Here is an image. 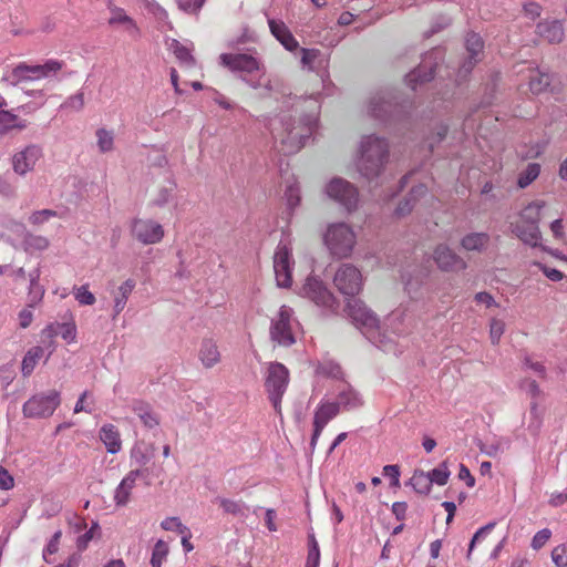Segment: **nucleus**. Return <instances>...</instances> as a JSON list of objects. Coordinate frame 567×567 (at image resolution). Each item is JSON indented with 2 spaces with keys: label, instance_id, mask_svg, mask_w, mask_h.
Instances as JSON below:
<instances>
[{
  "label": "nucleus",
  "instance_id": "41",
  "mask_svg": "<svg viewBox=\"0 0 567 567\" xmlns=\"http://www.w3.org/2000/svg\"><path fill=\"white\" fill-rule=\"evenodd\" d=\"M413 272H415V277L412 276V271H406L402 278L404 280L405 290L410 296L414 293L419 287L424 282L426 277L429 276L427 269H413Z\"/></svg>",
  "mask_w": 567,
  "mask_h": 567
},
{
  "label": "nucleus",
  "instance_id": "37",
  "mask_svg": "<svg viewBox=\"0 0 567 567\" xmlns=\"http://www.w3.org/2000/svg\"><path fill=\"white\" fill-rule=\"evenodd\" d=\"M171 524H175L178 527V534L182 535V546L186 553H189L194 549L193 544L190 543L192 533L189 528L184 525L178 517H167L161 523V527L163 529L172 528Z\"/></svg>",
  "mask_w": 567,
  "mask_h": 567
},
{
  "label": "nucleus",
  "instance_id": "55",
  "mask_svg": "<svg viewBox=\"0 0 567 567\" xmlns=\"http://www.w3.org/2000/svg\"><path fill=\"white\" fill-rule=\"evenodd\" d=\"M553 561L557 567H567V545H559L551 551Z\"/></svg>",
  "mask_w": 567,
  "mask_h": 567
},
{
  "label": "nucleus",
  "instance_id": "10",
  "mask_svg": "<svg viewBox=\"0 0 567 567\" xmlns=\"http://www.w3.org/2000/svg\"><path fill=\"white\" fill-rule=\"evenodd\" d=\"M293 266L292 248L288 243L281 240L274 254V271L279 287L289 288L291 286Z\"/></svg>",
  "mask_w": 567,
  "mask_h": 567
},
{
  "label": "nucleus",
  "instance_id": "64",
  "mask_svg": "<svg viewBox=\"0 0 567 567\" xmlns=\"http://www.w3.org/2000/svg\"><path fill=\"white\" fill-rule=\"evenodd\" d=\"M64 106L71 107L75 111H80L84 106V95L82 92L76 93L73 96H70L68 101L64 103Z\"/></svg>",
  "mask_w": 567,
  "mask_h": 567
},
{
  "label": "nucleus",
  "instance_id": "6",
  "mask_svg": "<svg viewBox=\"0 0 567 567\" xmlns=\"http://www.w3.org/2000/svg\"><path fill=\"white\" fill-rule=\"evenodd\" d=\"M289 384V371L279 362L268 364L265 374V389L276 413L281 415V400Z\"/></svg>",
  "mask_w": 567,
  "mask_h": 567
},
{
  "label": "nucleus",
  "instance_id": "56",
  "mask_svg": "<svg viewBox=\"0 0 567 567\" xmlns=\"http://www.w3.org/2000/svg\"><path fill=\"white\" fill-rule=\"evenodd\" d=\"M178 8L187 13H196L203 7L204 0H177Z\"/></svg>",
  "mask_w": 567,
  "mask_h": 567
},
{
  "label": "nucleus",
  "instance_id": "50",
  "mask_svg": "<svg viewBox=\"0 0 567 567\" xmlns=\"http://www.w3.org/2000/svg\"><path fill=\"white\" fill-rule=\"evenodd\" d=\"M319 564H320L319 545H318L315 536L311 535L306 567H319Z\"/></svg>",
  "mask_w": 567,
  "mask_h": 567
},
{
  "label": "nucleus",
  "instance_id": "18",
  "mask_svg": "<svg viewBox=\"0 0 567 567\" xmlns=\"http://www.w3.org/2000/svg\"><path fill=\"white\" fill-rule=\"evenodd\" d=\"M56 336H61L65 341L74 342L76 338V326L74 322H63V323H50L47 326L42 332L41 338L42 342L47 343L48 355L47 359L54 351V338Z\"/></svg>",
  "mask_w": 567,
  "mask_h": 567
},
{
  "label": "nucleus",
  "instance_id": "14",
  "mask_svg": "<svg viewBox=\"0 0 567 567\" xmlns=\"http://www.w3.org/2000/svg\"><path fill=\"white\" fill-rule=\"evenodd\" d=\"M132 236L143 245H154L164 237L163 226L153 219L135 218L131 223Z\"/></svg>",
  "mask_w": 567,
  "mask_h": 567
},
{
  "label": "nucleus",
  "instance_id": "29",
  "mask_svg": "<svg viewBox=\"0 0 567 567\" xmlns=\"http://www.w3.org/2000/svg\"><path fill=\"white\" fill-rule=\"evenodd\" d=\"M513 233L526 245L537 247L540 243L542 235L538 225L533 224H515Z\"/></svg>",
  "mask_w": 567,
  "mask_h": 567
},
{
  "label": "nucleus",
  "instance_id": "5",
  "mask_svg": "<svg viewBox=\"0 0 567 567\" xmlns=\"http://www.w3.org/2000/svg\"><path fill=\"white\" fill-rule=\"evenodd\" d=\"M323 241L333 257L347 258L353 251L357 244V236L350 225L346 223H333L327 227Z\"/></svg>",
  "mask_w": 567,
  "mask_h": 567
},
{
  "label": "nucleus",
  "instance_id": "49",
  "mask_svg": "<svg viewBox=\"0 0 567 567\" xmlns=\"http://www.w3.org/2000/svg\"><path fill=\"white\" fill-rule=\"evenodd\" d=\"M73 292L76 301L82 306H92L95 302V296L89 290L87 285L74 287Z\"/></svg>",
  "mask_w": 567,
  "mask_h": 567
},
{
  "label": "nucleus",
  "instance_id": "21",
  "mask_svg": "<svg viewBox=\"0 0 567 567\" xmlns=\"http://www.w3.org/2000/svg\"><path fill=\"white\" fill-rule=\"evenodd\" d=\"M42 156L40 146L31 144L16 153L12 158L13 171L19 175H25L33 171L37 162Z\"/></svg>",
  "mask_w": 567,
  "mask_h": 567
},
{
  "label": "nucleus",
  "instance_id": "47",
  "mask_svg": "<svg viewBox=\"0 0 567 567\" xmlns=\"http://www.w3.org/2000/svg\"><path fill=\"white\" fill-rule=\"evenodd\" d=\"M97 147L100 152L106 153L113 150L114 134L105 128H99L96 131Z\"/></svg>",
  "mask_w": 567,
  "mask_h": 567
},
{
  "label": "nucleus",
  "instance_id": "19",
  "mask_svg": "<svg viewBox=\"0 0 567 567\" xmlns=\"http://www.w3.org/2000/svg\"><path fill=\"white\" fill-rule=\"evenodd\" d=\"M339 405L333 402H320L315 411L313 433L310 440V449L313 451L324 426L339 414Z\"/></svg>",
  "mask_w": 567,
  "mask_h": 567
},
{
  "label": "nucleus",
  "instance_id": "17",
  "mask_svg": "<svg viewBox=\"0 0 567 567\" xmlns=\"http://www.w3.org/2000/svg\"><path fill=\"white\" fill-rule=\"evenodd\" d=\"M394 100L395 97L391 92L375 93L369 100V114L377 120L385 121L399 112V104Z\"/></svg>",
  "mask_w": 567,
  "mask_h": 567
},
{
  "label": "nucleus",
  "instance_id": "25",
  "mask_svg": "<svg viewBox=\"0 0 567 567\" xmlns=\"http://www.w3.org/2000/svg\"><path fill=\"white\" fill-rule=\"evenodd\" d=\"M466 50L470 54V58L467 61L463 63V65L460 68V74H467L472 71L475 63L478 61V54L481 53L483 49V40L477 33H468L466 37Z\"/></svg>",
  "mask_w": 567,
  "mask_h": 567
},
{
  "label": "nucleus",
  "instance_id": "12",
  "mask_svg": "<svg viewBox=\"0 0 567 567\" xmlns=\"http://www.w3.org/2000/svg\"><path fill=\"white\" fill-rule=\"evenodd\" d=\"M300 293L317 306L331 310L337 306V299L333 293L316 277L309 276L306 279Z\"/></svg>",
  "mask_w": 567,
  "mask_h": 567
},
{
  "label": "nucleus",
  "instance_id": "45",
  "mask_svg": "<svg viewBox=\"0 0 567 567\" xmlns=\"http://www.w3.org/2000/svg\"><path fill=\"white\" fill-rule=\"evenodd\" d=\"M427 475L431 478V484L444 486L447 483L451 475L447 461H443L442 463H440L437 467L427 472Z\"/></svg>",
  "mask_w": 567,
  "mask_h": 567
},
{
  "label": "nucleus",
  "instance_id": "2",
  "mask_svg": "<svg viewBox=\"0 0 567 567\" xmlns=\"http://www.w3.org/2000/svg\"><path fill=\"white\" fill-rule=\"evenodd\" d=\"M389 159V143L374 134L361 138L357 169L368 181L381 175Z\"/></svg>",
  "mask_w": 567,
  "mask_h": 567
},
{
  "label": "nucleus",
  "instance_id": "30",
  "mask_svg": "<svg viewBox=\"0 0 567 567\" xmlns=\"http://www.w3.org/2000/svg\"><path fill=\"white\" fill-rule=\"evenodd\" d=\"M100 439L104 443L106 450L111 454L120 452L122 441L120 432L113 424H104L100 430Z\"/></svg>",
  "mask_w": 567,
  "mask_h": 567
},
{
  "label": "nucleus",
  "instance_id": "57",
  "mask_svg": "<svg viewBox=\"0 0 567 567\" xmlns=\"http://www.w3.org/2000/svg\"><path fill=\"white\" fill-rule=\"evenodd\" d=\"M520 389L524 390L532 399H536L542 394L538 384L534 380H523L520 382Z\"/></svg>",
  "mask_w": 567,
  "mask_h": 567
},
{
  "label": "nucleus",
  "instance_id": "26",
  "mask_svg": "<svg viewBox=\"0 0 567 567\" xmlns=\"http://www.w3.org/2000/svg\"><path fill=\"white\" fill-rule=\"evenodd\" d=\"M339 411H353L363 405L361 395L350 385H343L338 390L337 402Z\"/></svg>",
  "mask_w": 567,
  "mask_h": 567
},
{
  "label": "nucleus",
  "instance_id": "27",
  "mask_svg": "<svg viewBox=\"0 0 567 567\" xmlns=\"http://www.w3.org/2000/svg\"><path fill=\"white\" fill-rule=\"evenodd\" d=\"M198 358L206 369L215 367L221 358L216 341L209 338L203 339L198 352Z\"/></svg>",
  "mask_w": 567,
  "mask_h": 567
},
{
  "label": "nucleus",
  "instance_id": "23",
  "mask_svg": "<svg viewBox=\"0 0 567 567\" xmlns=\"http://www.w3.org/2000/svg\"><path fill=\"white\" fill-rule=\"evenodd\" d=\"M141 475V470H133L121 481L114 493V502L117 506H125L128 503L131 492Z\"/></svg>",
  "mask_w": 567,
  "mask_h": 567
},
{
  "label": "nucleus",
  "instance_id": "40",
  "mask_svg": "<svg viewBox=\"0 0 567 567\" xmlns=\"http://www.w3.org/2000/svg\"><path fill=\"white\" fill-rule=\"evenodd\" d=\"M168 48L179 61L182 66L190 69L195 65V59L192 55L189 49L183 45L181 42L177 40H172Z\"/></svg>",
  "mask_w": 567,
  "mask_h": 567
},
{
  "label": "nucleus",
  "instance_id": "20",
  "mask_svg": "<svg viewBox=\"0 0 567 567\" xmlns=\"http://www.w3.org/2000/svg\"><path fill=\"white\" fill-rule=\"evenodd\" d=\"M433 259L437 267L446 272H457L467 267L465 260L445 244H440L435 247Z\"/></svg>",
  "mask_w": 567,
  "mask_h": 567
},
{
  "label": "nucleus",
  "instance_id": "58",
  "mask_svg": "<svg viewBox=\"0 0 567 567\" xmlns=\"http://www.w3.org/2000/svg\"><path fill=\"white\" fill-rule=\"evenodd\" d=\"M550 530L547 528H544L535 534V536L532 539V547L534 549L542 548L550 538Z\"/></svg>",
  "mask_w": 567,
  "mask_h": 567
},
{
  "label": "nucleus",
  "instance_id": "51",
  "mask_svg": "<svg viewBox=\"0 0 567 567\" xmlns=\"http://www.w3.org/2000/svg\"><path fill=\"white\" fill-rule=\"evenodd\" d=\"M317 372L334 379H339L342 375L340 365L331 361L319 364Z\"/></svg>",
  "mask_w": 567,
  "mask_h": 567
},
{
  "label": "nucleus",
  "instance_id": "62",
  "mask_svg": "<svg viewBox=\"0 0 567 567\" xmlns=\"http://www.w3.org/2000/svg\"><path fill=\"white\" fill-rule=\"evenodd\" d=\"M301 53H302V56H301L302 64L311 68L312 63L316 61V59L318 58L320 52H319V50H316V49L302 48Z\"/></svg>",
  "mask_w": 567,
  "mask_h": 567
},
{
  "label": "nucleus",
  "instance_id": "32",
  "mask_svg": "<svg viewBox=\"0 0 567 567\" xmlns=\"http://www.w3.org/2000/svg\"><path fill=\"white\" fill-rule=\"evenodd\" d=\"M135 288V281L133 279L125 280L114 292V318L118 316L125 308L128 297Z\"/></svg>",
  "mask_w": 567,
  "mask_h": 567
},
{
  "label": "nucleus",
  "instance_id": "16",
  "mask_svg": "<svg viewBox=\"0 0 567 567\" xmlns=\"http://www.w3.org/2000/svg\"><path fill=\"white\" fill-rule=\"evenodd\" d=\"M11 277L14 280L29 279L28 287V307L34 308L43 300L45 288L40 284L41 267L38 266L31 271L25 272L23 267L12 270Z\"/></svg>",
  "mask_w": 567,
  "mask_h": 567
},
{
  "label": "nucleus",
  "instance_id": "53",
  "mask_svg": "<svg viewBox=\"0 0 567 567\" xmlns=\"http://www.w3.org/2000/svg\"><path fill=\"white\" fill-rule=\"evenodd\" d=\"M495 524L494 523H489L483 527H481L473 536L471 543H470V546H468V551H467V559H470L471 557V554L474 549V546L480 543L482 539H484L489 533L491 530L494 528Z\"/></svg>",
  "mask_w": 567,
  "mask_h": 567
},
{
  "label": "nucleus",
  "instance_id": "43",
  "mask_svg": "<svg viewBox=\"0 0 567 567\" xmlns=\"http://www.w3.org/2000/svg\"><path fill=\"white\" fill-rule=\"evenodd\" d=\"M409 484L416 493L422 495H427L432 488L431 478L427 473L423 471H415L410 478Z\"/></svg>",
  "mask_w": 567,
  "mask_h": 567
},
{
  "label": "nucleus",
  "instance_id": "3",
  "mask_svg": "<svg viewBox=\"0 0 567 567\" xmlns=\"http://www.w3.org/2000/svg\"><path fill=\"white\" fill-rule=\"evenodd\" d=\"M346 311L353 323L383 351H391L394 339L380 331L379 318L361 300L353 299L347 303Z\"/></svg>",
  "mask_w": 567,
  "mask_h": 567
},
{
  "label": "nucleus",
  "instance_id": "4",
  "mask_svg": "<svg viewBox=\"0 0 567 567\" xmlns=\"http://www.w3.org/2000/svg\"><path fill=\"white\" fill-rule=\"evenodd\" d=\"M219 61L231 72L240 73V79L250 87L262 86L261 78L265 74V66L257 56L248 53H223Z\"/></svg>",
  "mask_w": 567,
  "mask_h": 567
},
{
  "label": "nucleus",
  "instance_id": "7",
  "mask_svg": "<svg viewBox=\"0 0 567 567\" xmlns=\"http://www.w3.org/2000/svg\"><path fill=\"white\" fill-rule=\"evenodd\" d=\"M299 322L293 317V310L288 306H281L277 316L271 319L269 329L270 339L281 347H290L296 342V328Z\"/></svg>",
  "mask_w": 567,
  "mask_h": 567
},
{
  "label": "nucleus",
  "instance_id": "36",
  "mask_svg": "<svg viewBox=\"0 0 567 567\" xmlns=\"http://www.w3.org/2000/svg\"><path fill=\"white\" fill-rule=\"evenodd\" d=\"M509 442L504 437H494L492 440H486L485 442L480 441L477 443V447L481 453L489 456L496 457L502 454L506 449H508Z\"/></svg>",
  "mask_w": 567,
  "mask_h": 567
},
{
  "label": "nucleus",
  "instance_id": "52",
  "mask_svg": "<svg viewBox=\"0 0 567 567\" xmlns=\"http://www.w3.org/2000/svg\"><path fill=\"white\" fill-rule=\"evenodd\" d=\"M505 331V323L499 319H492L489 323V338L493 344H497Z\"/></svg>",
  "mask_w": 567,
  "mask_h": 567
},
{
  "label": "nucleus",
  "instance_id": "1",
  "mask_svg": "<svg viewBox=\"0 0 567 567\" xmlns=\"http://www.w3.org/2000/svg\"><path fill=\"white\" fill-rule=\"evenodd\" d=\"M317 125V113L313 111L303 117L280 116L270 122V132L276 142L280 143V152L285 155L300 151L311 136Z\"/></svg>",
  "mask_w": 567,
  "mask_h": 567
},
{
  "label": "nucleus",
  "instance_id": "61",
  "mask_svg": "<svg viewBox=\"0 0 567 567\" xmlns=\"http://www.w3.org/2000/svg\"><path fill=\"white\" fill-rule=\"evenodd\" d=\"M536 265L542 269L544 275L551 281H560L564 278V274L558 269L547 267L546 265L539 262H537Z\"/></svg>",
  "mask_w": 567,
  "mask_h": 567
},
{
  "label": "nucleus",
  "instance_id": "22",
  "mask_svg": "<svg viewBox=\"0 0 567 567\" xmlns=\"http://www.w3.org/2000/svg\"><path fill=\"white\" fill-rule=\"evenodd\" d=\"M268 24L271 34L284 45V48L290 52L298 49L299 43L281 20H275L268 18Z\"/></svg>",
  "mask_w": 567,
  "mask_h": 567
},
{
  "label": "nucleus",
  "instance_id": "60",
  "mask_svg": "<svg viewBox=\"0 0 567 567\" xmlns=\"http://www.w3.org/2000/svg\"><path fill=\"white\" fill-rule=\"evenodd\" d=\"M61 535H62V533L60 530L55 532L53 534L52 538L50 539L49 544L47 545V547L43 551V557L47 561H48V558H47L48 555H53L58 551Z\"/></svg>",
  "mask_w": 567,
  "mask_h": 567
},
{
  "label": "nucleus",
  "instance_id": "48",
  "mask_svg": "<svg viewBox=\"0 0 567 567\" xmlns=\"http://www.w3.org/2000/svg\"><path fill=\"white\" fill-rule=\"evenodd\" d=\"M285 198L290 209L297 207L300 203V187L297 182L286 185Z\"/></svg>",
  "mask_w": 567,
  "mask_h": 567
},
{
  "label": "nucleus",
  "instance_id": "46",
  "mask_svg": "<svg viewBox=\"0 0 567 567\" xmlns=\"http://www.w3.org/2000/svg\"><path fill=\"white\" fill-rule=\"evenodd\" d=\"M168 555V546L167 544L159 539L156 542L151 557L152 567H162L163 561L166 560Z\"/></svg>",
  "mask_w": 567,
  "mask_h": 567
},
{
  "label": "nucleus",
  "instance_id": "38",
  "mask_svg": "<svg viewBox=\"0 0 567 567\" xmlns=\"http://www.w3.org/2000/svg\"><path fill=\"white\" fill-rule=\"evenodd\" d=\"M27 126L25 120H20L18 115L9 111L0 110V135L9 133L13 128L24 130Z\"/></svg>",
  "mask_w": 567,
  "mask_h": 567
},
{
  "label": "nucleus",
  "instance_id": "44",
  "mask_svg": "<svg viewBox=\"0 0 567 567\" xmlns=\"http://www.w3.org/2000/svg\"><path fill=\"white\" fill-rule=\"evenodd\" d=\"M540 174V165L530 163L519 173L517 184L520 188L529 186Z\"/></svg>",
  "mask_w": 567,
  "mask_h": 567
},
{
  "label": "nucleus",
  "instance_id": "13",
  "mask_svg": "<svg viewBox=\"0 0 567 567\" xmlns=\"http://www.w3.org/2000/svg\"><path fill=\"white\" fill-rule=\"evenodd\" d=\"M336 287L344 296H355L362 289V276L360 270L349 264L342 265L333 278Z\"/></svg>",
  "mask_w": 567,
  "mask_h": 567
},
{
  "label": "nucleus",
  "instance_id": "24",
  "mask_svg": "<svg viewBox=\"0 0 567 567\" xmlns=\"http://www.w3.org/2000/svg\"><path fill=\"white\" fill-rule=\"evenodd\" d=\"M536 33L549 43H560L565 32L559 20H544L537 23Z\"/></svg>",
  "mask_w": 567,
  "mask_h": 567
},
{
  "label": "nucleus",
  "instance_id": "34",
  "mask_svg": "<svg viewBox=\"0 0 567 567\" xmlns=\"http://www.w3.org/2000/svg\"><path fill=\"white\" fill-rule=\"evenodd\" d=\"M109 10L111 13V17L109 19V23L111 25L120 24L125 28L128 32L133 33L137 31L136 23L134 20L126 14V12L116 6H113L112 3H109Z\"/></svg>",
  "mask_w": 567,
  "mask_h": 567
},
{
  "label": "nucleus",
  "instance_id": "63",
  "mask_svg": "<svg viewBox=\"0 0 567 567\" xmlns=\"http://www.w3.org/2000/svg\"><path fill=\"white\" fill-rule=\"evenodd\" d=\"M383 475L391 478V484L398 486L400 484V470L398 465H385L383 467Z\"/></svg>",
  "mask_w": 567,
  "mask_h": 567
},
{
  "label": "nucleus",
  "instance_id": "11",
  "mask_svg": "<svg viewBox=\"0 0 567 567\" xmlns=\"http://www.w3.org/2000/svg\"><path fill=\"white\" fill-rule=\"evenodd\" d=\"M63 68V62L58 60H48L44 64L28 65L20 63L17 65L12 75L17 81H34L55 75Z\"/></svg>",
  "mask_w": 567,
  "mask_h": 567
},
{
  "label": "nucleus",
  "instance_id": "31",
  "mask_svg": "<svg viewBox=\"0 0 567 567\" xmlns=\"http://www.w3.org/2000/svg\"><path fill=\"white\" fill-rule=\"evenodd\" d=\"M426 194V187L423 184H420L415 187H413L409 194V196L399 204V206L395 209V215L398 217H403L411 213L413 209L416 200H419L421 197L425 196Z\"/></svg>",
  "mask_w": 567,
  "mask_h": 567
},
{
  "label": "nucleus",
  "instance_id": "39",
  "mask_svg": "<svg viewBox=\"0 0 567 567\" xmlns=\"http://www.w3.org/2000/svg\"><path fill=\"white\" fill-rule=\"evenodd\" d=\"M216 502L223 508L226 514H230L237 517H246L248 506L243 501H235L226 497H218Z\"/></svg>",
  "mask_w": 567,
  "mask_h": 567
},
{
  "label": "nucleus",
  "instance_id": "28",
  "mask_svg": "<svg viewBox=\"0 0 567 567\" xmlns=\"http://www.w3.org/2000/svg\"><path fill=\"white\" fill-rule=\"evenodd\" d=\"M132 410L146 429L153 430L159 425V415L148 403L136 401L133 403Z\"/></svg>",
  "mask_w": 567,
  "mask_h": 567
},
{
  "label": "nucleus",
  "instance_id": "33",
  "mask_svg": "<svg viewBox=\"0 0 567 567\" xmlns=\"http://www.w3.org/2000/svg\"><path fill=\"white\" fill-rule=\"evenodd\" d=\"M45 347L35 346L30 348L27 353L24 354L21 363V372L23 377H29L34 368L37 367L40 359L44 355Z\"/></svg>",
  "mask_w": 567,
  "mask_h": 567
},
{
  "label": "nucleus",
  "instance_id": "54",
  "mask_svg": "<svg viewBox=\"0 0 567 567\" xmlns=\"http://www.w3.org/2000/svg\"><path fill=\"white\" fill-rule=\"evenodd\" d=\"M56 215H58V213L52 209L37 210L30 215L29 221L32 225H41V224L48 221L50 218L55 217Z\"/></svg>",
  "mask_w": 567,
  "mask_h": 567
},
{
  "label": "nucleus",
  "instance_id": "42",
  "mask_svg": "<svg viewBox=\"0 0 567 567\" xmlns=\"http://www.w3.org/2000/svg\"><path fill=\"white\" fill-rule=\"evenodd\" d=\"M545 206L543 200H535L528 204L520 213V221L518 224H535L540 220V210Z\"/></svg>",
  "mask_w": 567,
  "mask_h": 567
},
{
  "label": "nucleus",
  "instance_id": "15",
  "mask_svg": "<svg viewBox=\"0 0 567 567\" xmlns=\"http://www.w3.org/2000/svg\"><path fill=\"white\" fill-rule=\"evenodd\" d=\"M443 52L435 48L422 60L421 64L406 75V82L413 90L417 84L431 81L434 76V70L437 66V60L442 59Z\"/></svg>",
  "mask_w": 567,
  "mask_h": 567
},
{
  "label": "nucleus",
  "instance_id": "9",
  "mask_svg": "<svg viewBox=\"0 0 567 567\" xmlns=\"http://www.w3.org/2000/svg\"><path fill=\"white\" fill-rule=\"evenodd\" d=\"M324 192L330 199L344 207L348 212H352L358 207V189L350 182L341 177H333L326 185Z\"/></svg>",
  "mask_w": 567,
  "mask_h": 567
},
{
  "label": "nucleus",
  "instance_id": "8",
  "mask_svg": "<svg viewBox=\"0 0 567 567\" xmlns=\"http://www.w3.org/2000/svg\"><path fill=\"white\" fill-rule=\"evenodd\" d=\"M60 403V392L55 390L40 392L24 402L22 413L28 419H45L54 413Z\"/></svg>",
  "mask_w": 567,
  "mask_h": 567
},
{
  "label": "nucleus",
  "instance_id": "59",
  "mask_svg": "<svg viewBox=\"0 0 567 567\" xmlns=\"http://www.w3.org/2000/svg\"><path fill=\"white\" fill-rule=\"evenodd\" d=\"M175 189V185L172 184L168 187H163L159 189L156 198L154 199L155 205L163 206L169 202L172 198L173 192Z\"/></svg>",
  "mask_w": 567,
  "mask_h": 567
},
{
  "label": "nucleus",
  "instance_id": "35",
  "mask_svg": "<svg viewBox=\"0 0 567 567\" xmlns=\"http://www.w3.org/2000/svg\"><path fill=\"white\" fill-rule=\"evenodd\" d=\"M489 243L487 233H471L461 240V246L467 251H482Z\"/></svg>",
  "mask_w": 567,
  "mask_h": 567
}]
</instances>
